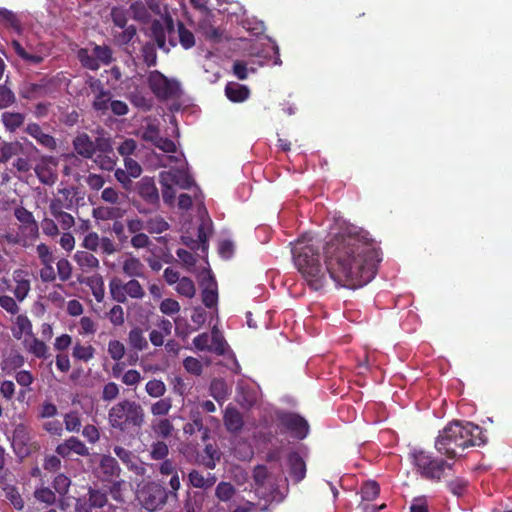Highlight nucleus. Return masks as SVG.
Wrapping results in <instances>:
<instances>
[{
  "mask_svg": "<svg viewBox=\"0 0 512 512\" xmlns=\"http://www.w3.org/2000/svg\"><path fill=\"white\" fill-rule=\"evenodd\" d=\"M97 85L98 87H102V84L100 80H96L94 84L91 86ZM109 101H110V91L103 90L101 88L99 94L96 96V99L93 103V107L97 111H106L109 108Z\"/></svg>",
  "mask_w": 512,
  "mask_h": 512,
  "instance_id": "25",
  "label": "nucleus"
},
{
  "mask_svg": "<svg viewBox=\"0 0 512 512\" xmlns=\"http://www.w3.org/2000/svg\"><path fill=\"white\" fill-rule=\"evenodd\" d=\"M217 287H208L202 291V302L207 308H212L217 304Z\"/></svg>",
  "mask_w": 512,
  "mask_h": 512,
  "instance_id": "48",
  "label": "nucleus"
},
{
  "mask_svg": "<svg viewBox=\"0 0 512 512\" xmlns=\"http://www.w3.org/2000/svg\"><path fill=\"white\" fill-rule=\"evenodd\" d=\"M175 176V185L182 189H189L194 184L191 176L184 170L175 169Z\"/></svg>",
  "mask_w": 512,
  "mask_h": 512,
  "instance_id": "50",
  "label": "nucleus"
},
{
  "mask_svg": "<svg viewBox=\"0 0 512 512\" xmlns=\"http://www.w3.org/2000/svg\"><path fill=\"white\" fill-rule=\"evenodd\" d=\"M204 503V494L202 492L188 493L184 503L186 512H201Z\"/></svg>",
  "mask_w": 512,
  "mask_h": 512,
  "instance_id": "23",
  "label": "nucleus"
},
{
  "mask_svg": "<svg viewBox=\"0 0 512 512\" xmlns=\"http://www.w3.org/2000/svg\"><path fill=\"white\" fill-rule=\"evenodd\" d=\"M279 425L294 438L303 440L309 433V424L301 415L294 412L279 411L276 413Z\"/></svg>",
  "mask_w": 512,
  "mask_h": 512,
  "instance_id": "7",
  "label": "nucleus"
},
{
  "mask_svg": "<svg viewBox=\"0 0 512 512\" xmlns=\"http://www.w3.org/2000/svg\"><path fill=\"white\" fill-rule=\"evenodd\" d=\"M199 26L208 40H211L215 43L221 41L223 32L219 28L210 25L207 20H203Z\"/></svg>",
  "mask_w": 512,
  "mask_h": 512,
  "instance_id": "35",
  "label": "nucleus"
},
{
  "mask_svg": "<svg viewBox=\"0 0 512 512\" xmlns=\"http://www.w3.org/2000/svg\"><path fill=\"white\" fill-rule=\"evenodd\" d=\"M130 10L133 13V18L139 22L144 24L150 21L151 15L148 12L146 6L140 2L136 1L130 5Z\"/></svg>",
  "mask_w": 512,
  "mask_h": 512,
  "instance_id": "29",
  "label": "nucleus"
},
{
  "mask_svg": "<svg viewBox=\"0 0 512 512\" xmlns=\"http://www.w3.org/2000/svg\"><path fill=\"white\" fill-rule=\"evenodd\" d=\"M147 82L158 99L179 98L182 94L180 83L177 80L167 78L158 70L149 72Z\"/></svg>",
  "mask_w": 512,
  "mask_h": 512,
  "instance_id": "5",
  "label": "nucleus"
},
{
  "mask_svg": "<svg viewBox=\"0 0 512 512\" xmlns=\"http://www.w3.org/2000/svg\"><path fill=\"white\" fill-rule=\"evenodd\" d=\"M108 352L113 360L119 361L125 354V347L120 341L111 340L108 344Z\"/></svg>",
  "mask_w": 512,
  "mask_h": 512,
  "instance_id": "52",
  "label": "nucleus"
},
{
  "mask_svg": "<svg viewBox=\"0 0 512 512\" xmlns=\"http://www.w3.org/2000/svg\"><path fill=\"white\" fill-rule=\"evenodd\" d=\"M131 103L143 110H150L152 107V100L144 96L140 92H135L130 95Z\"/></svg>",
  "mask_w": 512,
  "mask_h": 512,
  "instance_id": "51",
  "label": "nucleus"
},
{
  "mask_svg": "<svg viewBox=\"0 0 512 512\" xmlns=\"http://www.w3.org/2000/svg\"><path fill=\"white\" fill-rule=\"evenodd\" d=\"M160 134V130L155 124H148L141 132V138L146 142H152Z\"/></svg>",
  "mask_w": 512,
  "mask_h": 512,
  "instance_id": "64",
  "label": "nucleus"
},
{
  "mask_svg": "<svg viewBox=\"0 0 512 512\" xmlns=\"http://www.w3.org/2000/svg\"><path fill=\"white\" fill-rule=\"evenodd\" d=\"M183 365L185 369L194 375H200L202 373V364L201 362L194 357H187L183 361Z\"/></svg>",
  "mask_w": 512,
  "mask_h": 512,
  "instance_id": "59",
  "label": "nucleus"
},
{
  "mask_svg": "<svg viewBox=\"0 0 512 512\" xmlns=\"http://www.w3.org/2000/svg\"><path fill=\"white\" fill-rule=\"evenodd\" d=\"M227 98L233 102H242L249 96V89L238 83H228L225 87Z\"/></svg>",
  "mask_w": 512,
  "mask_h": 512,
  "instance_id": "18",
  "label": "nucleus"
},
{
  "mask_svg": "<svg viewBox=\"0 0 512 512\" xmlns=\"http://www.w3.org/2000/svg\"><path fill=\"white\" fill-rule=\"evenodd\" d=\"M135 191L147 204L154 208L159 207L160 196L153 178H141L135 185Z\"/></svg>",
  "mask_w": 512,
  "mask_h": 512,
  "instance_id": "8",
  "label": "nucleus"
},
{
  "mask_svg": "<svg viewBox=\"0 0 512 512\" xmlns=\"http://www.w3.org/2000/svg\"><path fill=\"white\" fill-rule=\"evenodd\" d=\"M26 132L43 146L49 149H54L56 147L55 139L51 135L45 134L41 127L36 123L29 124L26 127Z\"/></svg>",
  "mask_w": 512,
  "mask_h": 512,
  "instance_id": "16",
  "label": "nucleus"
},
{
  "mask_svg": "<svg viewBox=\"0 0 512 512\" xmlns=\"http://www.w3.org/2000/svg\"><path fill=\"white\" fill-rule=\"evenodd\" d=\"M153 430L156 434L163 438L171 436L173 431V425L169 419H161L157 424L153 425Z\"/></svg>",
  "mask_w": 512,
  "mask_h": 512,
  "instance_id": "47",
  "label": "nucleus"
},
{
  "mask_svg": "<svg viewBox=\"0 0 512 512\" xmlns=\"http://www.w3.org/2000/svg\"><path fill=\"white\" fill-rule=\"evenodd\" d=\"M80 283H84L90 287L92 294L98 302L104 298V281L101 275H93L87 278H79Z\"/></svg>",
  "mask_w": 512,
  "mask_h": 512,
  "instance_id": "17",
  "label": "nucleus"
},
{
  "mask_svg": "<svg viewBox=\"0 0 512 512\" xmlns=\"http://www.w3.org/2000/svg\"><path fill=\"white\" fill-rule=\"evenodd\" d=\"M99 470L102 481H112L113 477H119L121 468L117 460L110 455H103L100 459Z\"/></svg>",
  "mask_w": 512,
  "mask_h": 512,
  "instance_id": "12",
  "label": "nucleus"
},
{
  "mask_svg": "<svg viewBox=\"0 0 512 512\" xmlns=\"http://www.w3.org/2000/svg\"><path fill=\"white\" fill-rule=\"evenodd\" d=\"M169 453L168 446L163 441H157L151 446V458L154 460H164Z\"/></svg>",
  "mask_w": 512,
  "mask_h": 512,
  "instance_id": "46",
  "label": "nucleus"
},
{
  "mask_svg": "<svg viewBox=\"0 0 512 512\" xmlns=\"http://www.w3.org/2000/svg\"><path fill=\"white\" fill-rule=\"evenodd\" d=\"M169 493L156 482L146 483L138 492V500L144 509L154 512L163 508L167 503Z\"/></svg>",
  "mask_w": 512,
  "mask_h": 512,
  "instance_id": "6",
  "label": "nucleus"
},
{
  "mask_svg": "<svg viewBox=\"0 0 512 512\" xmlns=\"http://www.w3.org/2000/svg\"><path fill=\"white\" fill-rule=\"evenodd\" d=\"M0 20L6 22L10 27L15 30H20V23L14 13L7 9H0Z\"/></svg>",
  "mask_w": 512,
  "mask_h": 512,
  "instance_id": "63",
  "label": "nucleus"
},
{
  "mask_svg": "<svg viewBox=\"0 0 512 512\" xmlns=\"http://www.w3.org/2000/svg\"><path fill=\"white\" fill-rule=\"evenodd\" d=\"M449 490L456 496L460 497L466 491L468 482L463 478H455L448 482Z\"/></svg>",
  "mask_w": 512,
  "mask_h": 512,
  "instance_id": "53",
  "label": "nucleus"
},
{
  "mask_svg": "<svg viewBox=\"0 0 512 512\" xmlns=\"http://www.w3.org/2000/svg\"><path fill=\"white\" fill-rule=\"evenodd\" d=\"M211 345L209 351L215 352L218 355H223L225 352V340L220 331L214 327L211 332Z\"/></svg>",
  "mask_w": 512,
  "mask_h": 512,
  "instance_id": "30",
  "label": "nucleus"
},
{
  "mask_svg": "<svg viewBox=\"0 0 512 512\" xmlns=\"http://www.w3.org/2000/svg\"><path fill=\"white\" fill-rule=\"evenodd\" d=\"M471 436V430L462 426L459 421H453L440 432L435 441V448L441 454L453 459L457 457V448L465 449L474 445Z\"/></svg>",
  "mask_w": 512,
  "mask_h": 512,
  "instance_id": "3",
  "label": "nucleus"
},
{
  "mask_svg": "<svg viewBox=\"0 0 512 512\" xmlns=\"http://www.w3.org/2000/svg\"><path fill=\"white\" fill-rule=\"evenodd\" d=\"M160 310L164 314L172 315L180 310V305L176 300L167 298L161 302Z\"/></svg>",
  "mask_w": 512,
  "mask_h": 512,
  "instance_id": "62",
  "label": "nucleus"
},
{
  "mask_svg": "<svg viewBox=\"0 0 512 512\" xmlns=\"http://www.w3.org/2000/svg\"><path fill=\"white\" fill-rule=\"evenodd\" d=\"M12 446L20 457L31 453L30 436L25 426L18 425L13 432Z\"/></svg>",
  "mask_w": 512,
  "mask_h": 512,
  "instance_id": "9",
  "label": "nucleus"
},
{
  "mask_svg": "<svg viewBox=\"0 0 512 512\" xmlns=\"http://www.w3.org/2000/svg\"><path fill=\"white\" fill-rule=\"evenodd\" d=\"M176 290L179 294L188 298L194 297L196 293L195 285L188 277H183L179 280Z\"/></svg>",
  "mask_w": 512,
  "mask_h": 512,
  "instance_id": "39",
  "label": "nucleus"
},
{
  "mask_svg": "<svg viewBox=\"0 0 512 512\" xmlns=\"http://www.w3.org/2000/svg\"><path fill=\"white\" fill-rule=\"evenodd\" d=\"M143 61L149 66H155L157 63V53L155 44L146 42L141 49Z\"/></svg>",
  "mask_w": 512,
  "mask_h": 512,
  "instance_id": "38",
  "label": "nucleus"
},
{
  "mask_svg": "<svg viewBox=\"0 0 512 512\" xmlns=\"http://www.w3.org/2000/svg\"><path fill=\"white\" fill-rule=\"evenodd\" d=\"M93 53L98 63L102 62L103 64L108 65L113 61L112 49L107 45H96L93 48Z\"/></svg>",
  "mask_w": 512,
  "mask_h": 512,
  "instance_id": "37",
  "label": "nucleus"
},
{
  "mask_svg": "<svg viewBox=\"0 0 512 512\" xmlns=\"http://www.w3.org/2000/svg\"><path fill=\"white\" fill-rule=\"evenodd\" d=\"M74 259L81 267L96 268L99 265L98 259L86 251H78L74 255Z\"/></svg>",
  "mask_w": 512,
  "mask_h": 512,
  "instance_id": "33",
  "label": "nucleus"
},
{
  "mask_svg": "<svg viewBox=\"0 0 512 512\" xmlns=\"http://www.w3.org/2000/svg\"><path fill=\"white\" fill-rule=\"evenodd\" d=\"M128 339L130 345L137 350H144L148 346L147 340L142 334V330L138 327L129 332Z\"/></svg>",
  "mask_w": 512,
  "mask_h": 512,
  "instance_id": "34",
  "label": "nucleus"
},
{
  "mask_svg": "<svg viewBox=\"0 0 512 512\" xmlns=\"http://www.w3.org/2000/svg\"><path fill=\"white\" fill-rule=\"evenodd\" d=\"M413 463L420 475L432 481H440L444 469H452L453 464L440 459H434L423 450H414L411 453Z\"/></svg>",
  "mask_w": 512,
  "mask_h": 512,
  "instance_id": "4",
  "label": "nucleus"
},
{
  "mask_svg": "<svg viewBox=\"0 0 512 512\" xmlns=\"http://www.w3.org/2000/svg\"><path fill=\"white\" fill-rule=\"evenodd\" d=\"M146 392L151 397H161L166 392V386L161 380H151L146 384Z\"/></svg>",
  "mask_w": 512,
  "mask_h": 512,
  "instance_id": "45",
  "label": "nucleus"
},
{
  "mask_svg": "<svg viewBox=\"0 0 512 512\" xmlns=\"http://www.w3.org/2000/svg\"><path fill=\"white\" fill-rule=\"evenodd\" d=\"M94 349L91 346H81L77 344L73 349V356L77 359L88 361L93 357Z\"/></svg>",
  "mask_w": 512,
  "mask_h": 512,
  "instance_id": "60",
  "label": "nucleus"
},
{
  "mask_svg": "<svg viewBox=\"0 0 512 512\" xmlns=\"http://www.w3.org/2000/svg\"><path fill=\"white\" fill-rule=\"evenodd\" d=\"M236 493L235 487L229 482H220L216 489L215 495L220 501H229Z\"/></svg>",
  "mask_w": 512,
  "mask_h": 512,
  "instance_id": "31",
  "label": "nucleus"
},
{
  "mask_svg": "<svg viewBox=\"0 0 512 512\" xmlns=\"http://www.w3.org/2000/svg\"><path fill=\"white\" fill-rule=\"evenodd\" d=\"M145 228L150 233H162L169 228L168 223L160 216L149 219Z\"/></svg>",
  "mask_w": 512,
  "mask_h": 512,
  "instance_id": "42",
  "label": "nucleus"
},
{
  "mask_svg": "<svg viewBox=\"0 0 512 512\" xmlns=\"http://www.w3.org/2000/svg\"><path fill=\"white\" fill-rule=\"evenodd\" d=\"M268 470L265 465H257L253 470V480L258 487H263L267 478Z\"/></svg>",
  "mask_w": 512,
  "mask_h": 512,
  "instance_id": "56",
  "label": "nucleus"
},
{
  "mask_svg": "<svg viewBox=\"0 0 512 512\" xmlns=\"http://www.w3.org/2000/svg\"><path fill=\"white\" fill-rule=\"evenodd\" d=\"M325 268L318 246L312 239L299 238L292 247L294 263L313 290H319L329 273L338 285L355 289L369 283L375 275V250L364 236L345 232L335 235L324 246Z\"/></svg>",
  "mask_w": 512,
  "mask_h": 512,
  "instance_id": "1",
  "label": "nucleus"
},
{
  "mask_svg": "<svg viewBox=\"0 0 512 512\" xmlns=\"http://www.w3.org/2000/svg\"><path fill=\"white\" fill-rule=\"evenodd\" d=\"M16 97L10 88L0 85V109L6 108L15 103Z\"/></svg>",
  "mask_w": 512,
  "mask_h": 512,
  "instance_id": "49",
  "label": "nucleus"
},
{
  "mask_svg": "<svg viewBox=\"0 0 512 512\" xmlns=\"http://www.w3.org/2000/svg\"><path fill=\"white\" fill-rule=\"evenodd\" d=\"M204 453L205 456H203L201 463L208 469H214L216 461L220 460V451L215 445L207 444L204 448Z\"/></svg>",
  "mask_w": 512,
  "mask_h": 512,
  "instance_id": "22",
  "label": "nucleus"
},
{
  "mask_svg": "<svg viewBox=\"0 0 512 512\" xmlns=\"http://www.w3.org/2000/svg\"><path fill=\"white\" fill-rule=\"evenodd\" d=\"M73 147L75 151L84 158H91L95 153L94 142L85 133L78 135L73 140Z\"/></svg>",
  "mask_w": 512,
  "mask_h": 512,
  "instance_id": "15",
  "label": "nucleus"
},
{
  "mask_svg": "<svg viewBox=\"0 0 512 512\" xmlns=\"http://www.w3.org/2000/svg\"><path fill=\"white\" fill-rule=\"evenodd\" d=\"M125 292L132 298H142L144 296L143 288L140 283L133 279L127 282L125 285Z\"/></svg>",
  "mask_w": 512,
  "mask_h": 512,
  "instance_id": "55",
  "label": "nucleus"
},
{
  "mask_svg": "<svg viewBox=\"0 0 512 512\" xmlns=\"http://www.w3.org/2000/svg\"><path fill=\"white\" fill-rule=\"evenodd\" d=\"M78 59L82 66L90 70H98L100 67V64L94 56V53L89 54L87 49L82 48L78 51Z\"/></svg>",
  "mask_w": 512,
  "mask_h": 512,
  "instance_id": "36",
  "label": "nucleus"
},
{
  "mask_svg": "<svg viewBox=\"0 0 512 512\" xmlns=\"http://www.w3.org/2000/svg\"><path fill=\"white\" fill-rule=\"evenodd\" d=\"M190 422L186 423L183 427L185 434L192 435L196 431L204 429L203 419L199 410H192L189 416Z\"/></svg>",
  "mask_w": 512,
  "mask_h": 512,
  "instance_id": "21",
  "label": "nucleus"
},
{
  "mask_svg": "<svg viewBox=\"0 0 512 512\" xmlns=\"http://www.w3.org/2000/svg\"><path fill=\"white\" fill-rule=\"evenodd\" d=\"M179 42L183 48L189 49L195 45V38L193 33L188 30L183 22L179 21L177 23Z\"/></svg>",
  "mask_w": 512,
  "mask_h": 512,
  "instance_id": "28",
  "label": "nucleus"
},
{
  "mask_svg": "<svg viewBox=\"0 0 512 512\" xmlns=\"http://www.w3.org/2000/svg\"><path fill=\"white\" fill-rule=\"evenodd\" d=\"M210 392L212 397L217 401L226 398L228 395V387L226 382L219 378L213 379L210 384Z\"/></svg>",
  "mask_w": 512,
  "mask_h": 512,
  "instance_id": "27",
  "label": "nucleus"
},
{
  "mask_svg": "<svg viewBox=\"0 0 512 512\" xmlns=\"http://www.w3.org/2000/svg\"><path fill=\"white\" fill-rule=\"evenodd\" d=\"M93 216L98 219L106 220L116 218L120 216V214L117 208H97L93 210Z\"/></svg>",
  "mask_w": 512,
  "mask_h": 512,
  "instance_id": "58",
  "label": "nucleus"
},
{
  "mask_svg": "<svg viewBox=\"0 0 512 512\" xmlns=\"http://www.w3.org/2000/svg\"><path fill=\"white\" fill-rule=\"evenodd\" d=\"M119 395L118 385L114 382L107 383L102 392V399L104 401H112L116 399Z\"/></svg>",
  "mask_w": 512,
  "mask_h": 512,
  "instance_id": "61",
  "label": "nucleus"
},
{
  "mask_svg": "<svg viewBox=\"0 0 512 512\" xmlns=\"http://www.w3.org/2000/svg\"><path fill=\"white\" fill-rule=\"evenodd\" d=\"M70 484V479L64 474L57 475L53 481V487L60 495H65L68 492Z\"/></svg>",
  "mask_w": 512,
  "mask_h": 512,
  "instance_id": "54",
  "label": "nucleus"
},
{
  "mask_svg": "<svg viewBox=\"0 0 512 512\" xmlns=\"http://www.w3.org/2000/svg\"><path fill=\"white\" fill-rule=\"evenodd\" d=\"M172 407V400L171 398H163L159 401L155 402L151 406V413L154 416H165L169 413L170 409Z\"/></svg>",
  "mask_w": 512,
  "mask_h": 512,
  "instance_id": "41",
  "label": "nucleus"
},
{
  "mask_svg": "<svg viewBox=\"0 0 512 512\" xmlns=\"http://www.w3.org/2000/svg\"><path fill=\"white\" fill-rule=\"evenodd\" d=\"M56 452L62 457H69L71 452L77 455H88V449L83 442L76 437H70L56 448Z\"/></svg>",
  "mask_w": 512,
  "mask_h": 512,
  "instance_id": "13",
  "label": "nucleus"
},
{
  "mask_svg": "<svg viewBox=\"0 0 512 512\" xmlns=\"http://www.w3.org/2000/svg\"><path fill=\"white\" fill-rule=\"evenodd\" d=\"M228 432L238 434L244 425L243 416L235 407H227L223 417Z\"/></svg>",
  "mask_w": 512,
  "mask_h": 512,
  "instance_id": "14",
  "label": "nucleus"
},
{
  "mask_svg": "<svg viewBox=\"0 0 512 512\" xmlns=\"http://www.w3.org/2000/svg\"><path fill=\"white\" fill-rule=\"evenodd\" d=\"M88 495V500L91 507L103 508L107 504L108 498L106 492L90 487L88 490Z\"/></svg>",
  "mask_w": 512,
  "mask_h": 512,
  "instance_id": "32",
  "label": "nucleus"
},
{
  "mask_svg": "<svg viewBox=\"0 0 512 512\" xmlns=\"http://www.w3.org/2000/svg\"><path fill=\"white\" fill-rule=\"evenodd\" d=\"M6 498L11 504L17 509L22 510L24 507V501L18 491L14 487H8L6 489Z\"/></svg>",
  "mask_w": 512,
  "mask_h": 512,
  "instance_id": "57",
  "label": "nucleus"
},
{
  "mask_svg": "<svg viewBox=\"0 0 512 512\" xmlns=\"http://www.w3.org/2000/svg\"><path fill=\"white\" fill-rule=\"evenodd\" d=\"M108 421L112 428L125 433L131 427L140 429L143 426L145 412L136 401L124 399L110 408Z\"/></svg>",
  "mask_w": 512,
  "mask_h": 512,
  "instance_id": "2",
  "label": "nucleus"
},
{
  "mask_svg": "<svg viewBox=\"0 0 512 512\" xmlns=\"http://www.w3.org/2000/svg\"><path fill=\"white\" fill-rule=\"evenodd\" d=\"M380 492L379 484L376 481H367L361 488L362 498L366 501H372Z\"/></svg>",
  "mask_w": 512,
  "mask_h": 512,
  "instance_id": "40",
  "label": "nucleus"
},
{
  "mask_svg": "<svg viewBox=\"0 0 512 512\" xmlns=\"http://www.w3.org/2000/svg\"><path fill=\"white\" fill-rule=\"evenodd\" d=\"M188 478H189V482L192 486L196 487V488H201V489H209L211 488L215 482H216V477L215 475H211L210 473H208V477H204L199 471L197 470H192L189 475H188Z\"/></svg>",
  "mask_w": 512,
  "mask_h": 512,
  "instance_id": "19",
  "label": "nucleus"
},
{
  "mask_svg": "<svg viewBox=\"0 0 512 512\" xmlns=\"http://www.w3.org/2000/svg\"><path fill=\"white\" fill-rule=\"evenodd\" d=\"M34 171L41 183L46 185H53L55 183L57 177L49 168L37 165Z\"/></svg>",
  "mask_w": 512,
  "mask_h": 512,
  "instance_id": "44",
  "label": "nucleus"
},
{
  "mask_svg": "<svg viewBox=\"0 0 512 512\" xmlns=\"http://www.w3.org/2000/svg\"><path fill=\"white\" fill-rule=\"evenodd\" d=\"M110 294L112 298L117 301L118 303H125L126 298V292H125V286L122 283V281L119 278H113L110 281Z\"/></svg>",
  "mask_w": 512,
  "mask_h": 512,
  "instance_id": "26",
  "label": "nucleus"
},
{
  "mask_svg": "<svg viewBox=\"0 0 512 512\" xmlns=\"http://www.w3.org/2000/svg\"><path fill=\"white\" fill-rule=\"evenodd\" d=\"M115 455L127 465L128 469L133 471L136 475L143 476L146 469L143 465L139 464V458L131 451L121 447L115 446L113 449Z\"/></svg>",
  "mask_w": 512,
  "mask_h": 512,
  "instance_id": "10",
  "label": "nucleus"
},
{
  "mask_svg": "<svg viewBox=\"0 0 512 512\" xmlns=\"http://www.w3.org/2000/svg\"><path fill=\"white\" fill-rule=\"evenodd\" d=\"M287 462L289 466V475L293 479L294 483L302 481L306 475V463L303 458L297 452H291L288 454Z\"/></svg>",
  "mask_w": 512,
  "mask_h": 512,
  "instance_id": "11",
  "label": "nucleus"
},
{
  "mask_svg": "<svg viewBox=\"0 0 512 512\" xmlns=\"http://www.w3.org/2000/svg\"><path fill=\"white\" fill-rule=\"evenodd\" d=\"M142 263L137 258H129L124 262L123 271L128 276H140L142 274Z\"/></svg>",
  "mask_w": 512,
  "mask_h": 512,
  "instance_id": "43",
  "label": "nucleus"
},
{
  "mask_svg": "<svg viewBox=\"0 0 512 512\" xmlns=\"http://www.w3.org/2000/svg\"><path fill=\"white\" fill-rule=\"evenodd\" d=\"M20 153H23V145L20 142H5L0 148V163H5L12 156Z\"/></svg>",
  "mask_w": 512,
  "mask_h": 512,
  "instance_id": "20",
  "label": "nucleus"
},
{
  "mask_svg": "<svg viewBox=\"0 0 512 512\" xmlns=\"http://www.w3.org/2000/svg\"><path fill=\"white\" fill-rule=\"evenodd\" d=\"M24 115L21 113L4 112L2 114V122L7 130L15 131L24 123Z\"/></svg>",
  "mask_w": 512,
  "mask_h": 512,
  "instance_id": "24",
  "label": "nucleus"
}]
</instances>
